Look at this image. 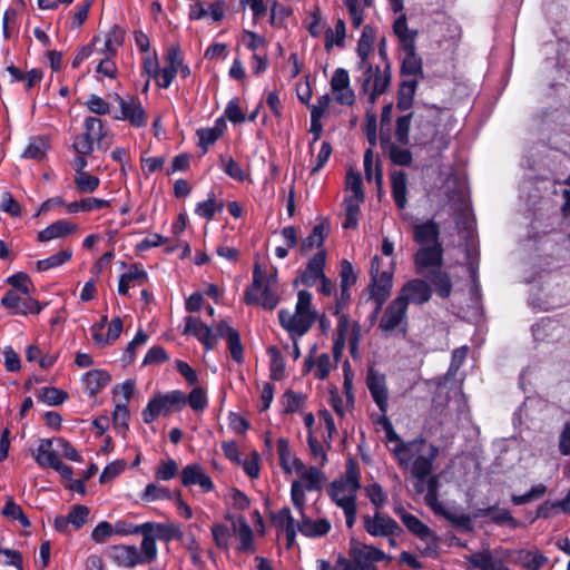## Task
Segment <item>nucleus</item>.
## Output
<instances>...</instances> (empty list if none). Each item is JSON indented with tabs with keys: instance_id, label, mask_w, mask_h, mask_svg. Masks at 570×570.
I'll list each match as a JSON object with an SVG mask.
<instances>
[{
	"instance_id": "1",
	"label": "nucleus",
	"mask_w": 570,
	"mask_h": 570,
	"mask_svg": "<svg viewBox=\"0 0 570 570\" xmlns=\"http://www.w3.org/2000/svg\"><path fill=\"white\" fill-rule=\"evenodd\" d=\"M442 244L420 247L413 255L415 273L425 277L434 287L436 294L448 298L452 292L450 275L442 269L443 265Z\"/></svg>"
},
{
	"instance_id": "2",
	"label": "nucleus",
	"mask_w": 570,
	"mask_h": 570,
	"mask_svg": "<svg viewBox=\"0 0 570 570\" xmlns=\"http://www.w3.org/2000/svg\"><path fill=\"white\" fill-rule=\"evenodd\" d=\"M392 452L400 466L411 465L412 476L422 479L433 472L440 449L423 438H416L406 443L396 444Z\"/></svg>"
},
{
	"instance_id": "3",
	"label": "nucleus",
	"mask_w": 570,
	"mask_h": 570,
	"mask_svg": "<svg viewBox=\"0 0 570 570\" xmlns=\"http://www.w3.org/2000/svg\"><path fill=\"white\" fill-rule=\"evenodd\" d=\"M317 318V312L312 308V294L305 289L297 293V302L294 313H291L287 309H281L278 312L279 324L288 332L291 338L294 341L292 352L294 360H297L301 356V351L296 341L297 337L305 335Z\"/></svg>"
},
{
	"instance_id": "4",
	"label": "nucleus",
	"mask_w": 570,
	"mask_h": 570,
	"mask_svg": "<svg viewBox=\"0 0 570 570\" xmlns=\"http://www.w3.org/2000/svg\"><path fill=\"white\" fill-rule=\"evenodd\" d=\"M348 559L338 554L332 570H377L376 562L387 560L392 557L384 553L374 546L352 541L348 549Z\"/></svg>"
},
{
	"instance_id": "5",
	"label": "nucleus",
	"mask_w": 570,
	"mask_h": 570,
	"mask_svg": "<svg viewBox=\"0 0 570 570\" xmlns=\"http://www.w3.org/2000/svg\"><path fill=\"white\" fill-rule=\"evenodd\" d=\"M110 558L119 567L125 568L148 564L157 558V546L151 538L145 535L141 541V551L136 546H115L110 550Z\"/></svg>"
},
{
	"instance_id": "6",
	"label": "nucleus",
	"mask_w": 570,
	"mask_h": 570,
	"mask_svg": "<svg viewBox=\"0 0 570 570\" xmlns=\"http://www.w3.org/2000/svg\"><path fill=\"white\" fill-rule=\"evenodd\" d=\"M244 302L247 305H261L268 311L274 309L279 302L278 287L264 283V271L259 262L254 265L253 282L245 291Z\"/></svg>"
},
{
	"instance_id": "7",
	"label": "nucleus",
	"mask_w": 570,
	"mask_h": 570,
	"mask_svg": "<svg viewBox=\"0 0 570 570\" xmlns=\"http://www.w3.org/2000/svg\"><path fill=\"white\" fill-rule=\"evenodd\" d=\"M186 394L181 391H171L167 394L158 393L142 411L144 422L151 423L159 415H168L174 411H179L186 405Z\"/></svg>"
},
{
	"instance_id": "8",
	"label": "nucleus",
	"mask_w": 570,
	"mask_h": 570,
	"mask_svg": "<svg viewBox=\"0 0 570 570\" xmlns=\"http://www.w3.org/2000/svg\"><path fill=\"white\" fill-rule=\"evenodd\" d=\"M375 40V30L372 26L366 24L362 30L361 38L357 43V55L361 59L358 69L363 70L362 91L367 92L372 80L373 66L367 61L370 53L373 51Z\"/></svg>"
},
{
	"instance_id": "9",
	"label": "nucleus",
	"mask_w": 570,
	"mask_h": 570,
	"mask_svg": "<svg viewBox=\"0 0 570 570\" xmlns=\"http://www.w3.org/2000/svg\"><path fill=\"white\" fill-rule=\"evenodd\" d=\"M362 522L363 529L372 537H393L403 532L399 523L381 510L375 511L373 515H362Z\"/></svg>"
},
{
	"instance_id": "10",
	"label": "nucleus",
	"mask_w": 570,
	"mask_h": 570,
	"mask_svg": "<svg viewBox=\"0 0 570 570\" xmlns=\"http://www.w3.org/2000/svg\"><path fill=\"white\" fill-rule=\"evenodd\" d=\"M407 327V307L397 297L392 299L386 306L380 323L379 328L384 333H392L400 330L403 334L406 333Z\"/></svg>"
},
{
	"instance_id": "11",
	"label": "nucleus",
	"mask_w": 570,
	"mask_h": 570,
	"mask_svg": "<svg viewBox=\"0 0 570 570\" xmlns=\"http://www.w3.org/2000/svg\"><path fill=\"white\" fill-rule=\"evenodd\" d=\"M432 296L431 285L422 279L414 278L407 281L399 291L396 297L401 299L406 307L409 304L422 305L430 301Z\"/></svg>"
},
{
	"instance_id": "12",
	"label": "nucleus",
	"mask_w": 570,
	"mask_h": 570,
	"mask_svg": "<svg viewBox=\"0 0 570 570\" xmlns=\"http://www.w3.org/2000/svg\"><path fill=\"white\" fill-rule=\"evenodd\" d=\"M366 386L380 411L385 414L389 406V392L385 375L371 367L366 375Z\"/></svg>"
},
{
	"instance_id": "13",
	"label": "nucleus",
	"mask_w": 570,
	"mask_h": 570,
	"mask_svg": "<svg viewBox=\"0 0 570 570\" xmlns=\"http://www.w3.org/2000/svg\"><path fill=\"white\" fill-rule=\"evenodd\" d=\"M392 285V273L386 271L376 275V277L371 278L368 287L371 299L375 303L374 316L381 312L383 304L390 297Z\"/></svg>"
},
{
	"instance_id": "14",
	"label": "nucleus",
	"mask_w": 570,
	"mask_h": 570,
	"mask_svg": "<svg viewBox=\"0 0 570 570\" xmlns=\"http://www.w3.org/2000/svg\"><path fill=\"white\" fill-rule=\"evenodd\" d=\"M1 304L12 309L13 314H39L42 309V305L35 298L21 297L16 291H8L1 299Z\"/></svg>"
},
{
	"instance_id": "15",
	"label": "nucleus",
	"mask_w": 570,
	"mask_h": 570,
	"mask_svg": "<svg viewBox=\"0 0 570 570\" xmlns=\"http://www.w3.org/2000/svg\"><path fill=\"white\" fill-rule=\"evenodd\" d=\"M331 89L335 95V100L344 106H352L355 101L354 91L350 87L348 72L343 68H337L331 79Z\"/></svg>"
},
{
	"instance_id": "16",
	"label": "nucleus",
	"mask_w": 570,
	"mask_h": 570,
	"mask_svg": "<svg viewBox=\"0 0 570 570\" xmlns=\"http://www.w3.org/2000/svg\"><path fill=\"white\" fill-rule=\"evenodd\" d=\"M184 334L197 337L207 351L213 350L217 344V333L214 334L212 328L198 317H186Z\"/></svg>"
},
{
	"instance_id": "17",
	"label": "nucleus",
	"mask_w": 570,
	"mask_h": 570,
	"mask_svg": "<svg viewBox=\"0 0 570 570\" xmlns=\"http://www.w3.org/2000/svg\"><path fill=\"white\" fill-rule=\"evenodd\" d=\"M326 263V252L324 249L318 250L309 261L305 269L301 273L298 278L295 279L294 285L301 282L305 286H314L316 282L324 275V268Z\"/></svg>"
},
{
	"instance_id": "18",
	"label": "nucleus",
	"mask_w": 570,
	"mask_h": 570,
	"mask_svg": "<svg viewBox=\"0 0 570 570\" xmlns=\"http://www.w3.org/2000/svg\"><path fill=\"white\" fill-rule=\"evenodd\" d=\"M464 558L468 561L466 569L469 570H511L502 559L495 558L494 552L490 549H483Z\"/></svg>"
},
{
	"instance_id": "19",
	"label": "nucleus",
	"mask_w": 570,
	"mask_h": 570,
	"mask_svg": "<svg viewBox=\"0 0 570 570\" xmlns=\"http://www.w3.org/2000/svg\"><path fill=\"white\" fill-rule=\"evenodd\" d=\"M217 337H223L227 342L228 350L230 352L232 358L242 364L244 361V347L240 342L239 333L229 326L226 321H220L216 326Z\"/></svg>"
},
{
	"instance_id": "20",
	"label": "nucleus",
	"mask_w": 570,
	"mask_h": 570,
	"mask_svg": "<svg viewBox=\"0 0 570 570\" xmlns=\"http://www.w3.org/2000/svg\"><path fill=\"white\" fill-rule=\"evenodd\" d=\"M117 100L121 110V116L117 117L118 119L128 120L135 127H142L147 124L146 112L137 99L125 100L117 95Z\"/></svg>"
},
{
	"instance_id": "21",
	"label": "nucleus",
	"mask_w": 570,
	"mask_h": 570,
	"mask_svg": "<svg viewBox=\"0 0 570 570\" xmlns=\"http://www.w3.org/2000/svg\"><path fill=\"white\" fill-rule=\"evenodd\" d=\"M402 49L405 52L401 65L402 76H413L416 79H423V61L422 58L416 53L415 45H412L411 41H407L406 47Z\"/></svg>"
},
{
	"instance_id": "22",
	"label": "nucleus",
	"mask_w": 570,
	"mask_h": 570,
	"mask_svg": "<svg viewBox=\"0 0 570 570\" xmlns=\"http://www.w3.org/2000/svg\"><path fill=\"white\" fill-rule=\"evenodd\" d=\"M413 118L416 130L414 140L419 145H425L435 134L433 117L429 110H425L424 112L415 111Z\"/></svg>"
},
{
	"instance_id": "23",
	"label": "nucleus",
	"mask_w": 570,
	"mask_h": 570,
	"mask_svg": "<svg viewBox=\"0 0 570 570\" xmlns=\"http://www.w3.org/2000/svg\"><path fill=\"white\" fill-rule=\"evenodd\" d=\"M181 483L185 487L198 484L205 492H209L214 489L212 479L204 473L199 464H189L183 469Z\"/></svg>"
},
{
	"instance_id": "24",
	"label": "nucleus",
	"mask_w": 570,
	"mask_h": 570,
	"mask_svg": "<svg viewBox=\"0 0 570 570\" xmlns=\"http://www.w3.org/2000/svg\"><path fill=\"white\" fill-rule=\"evenodd\" d=\"M440 226L434 220H428L422 224L414 225L413 239L422 246L441 244L440 240Z\"/></svg>"
},
{
	"instance_id": "25",
	"label": "nucleus",
	"mask_w": 570,
	"mask_h": 570,
	"mask_svg": "<svg viewBox=\"0 0 570 570\" xmlns=\"http://www.w3.org/2000/svg\"><path fill=\"white\" fill-rule=\"evenodd\" d=\"M331 225L327 219H323L320 224L315 225L312 233L301 243L299 252L302 255H307L314 248H321L324 240L330 235Z\"/></svg>"
},
{
	"instance_id": "26",
	"label": "nucleus",
	"mask_w": 570,
	"mask_h": 570,
	"mask_svg": "<svg viewBox=\"0 0 570 570\" xmlns=\"http://www.w3.org/2000/svg\"><path fill=\"white\" fill-rule=\"evenodd\" d=\"M380 144L384 151L387 153L390 160L396 166H410L413 157L409 149L401 148L390 140L389 136L381 134Z\"/></svg>"
},
{
	"instance_id": "27",
	"label": "nucleus",
	"mask_w": 570,
	"mask_h": 570,
	"mask_svg": "<svg viewBox=\"0 0 570 570\" xmlns=\"http://www.w3.org/2000/svg\"><path fill=\"white\" fill-rule=\"evenodd\" d=\"M356 493L357 491H352V487L344 484L342 480L333 481L328 489V495L340 508L356 503Z\"/></svg>"
},
{
	"instance_id": "28",
	"label": "nucleus",
	"mask_w": 570,
	"mask_h": 570,
	"mask_svg": "<svg viewBox=\"0 0 570 570\" xmlns=\"http://www.w3.org/2000/svg\"><path fill=\"white\" fill-rule=\"evenodd\" d=\"M77 228H78V226L76 224L65 220V219H60V220L52 223L51 225H49L41 232H39L37 239L39 242H49L55 238L70 235L73 232H76Z\"/></svg>"
},
{
	"instance_id": "29",
	"label": "nucleus",
	"mask_w": 570,
	"mask_h": 570,
	"mask_svg": "<svg viewBox=\"0 0 570 570\" xmlns=\"http://www.w3.org/2000/svg\"><path fill=\"white\" fill-rule=\"evenodd\" d=\"M392 196L399 209H404L407 204V178L402 170L391 173Z\"/></svg>"
},
{
	"instance_id": "30",
	"label": "nucleus",
	"mask_w": 570,
	"mask_h": 570,
	"mask_svg": "<svg viewBox=\"0 0 570 570\" xmlns=\"http://www.w3.org/2000/svg\"><path fill=\"white\" fill-rule=\"evenodd\" d=\"M297 529L305 537L316 538L325 535L331 530V523L326 519L313 521L302 514V519L297 523Z\"/></svg>"
},
{
	"instance_id": "31",
	"label": "nucleus",
	"mask_w": 570,
	"mask_h": 570,
	"mask_svg": "<svg viewBox=\"0 0 570 570\" xmlns=\"http://www.w3.org/2000/svg\"><path fill=\"white\" fill-rule=\"evenodd\" d=\"M488 515H491V520L495 524H508L512 529H515L519 525L518 520L512 517L509 510L498 509L497 505L478 509L473 513V518H482Z\"/></svg>"
},
{
	"instance_id": "32",
	"label": "nucleus",
	"mask_w": 570,
	"mask_h": 570,
	"mask_svg": "<svg viewBox=\"0 0 570 570\" xmlns=\"http://www.w3.org/2000/svg\"><path fill=\"white\" fill-rule=\"evenodd\" d=\"M372 81L373 89L370 92V102L374 104L376 98L385 92L391 82V67L389 62L385 63L383 71H381L380 67L373 68Z\"/></svg>"
},
{
	"instance_id": "33",
	"label": "nucleus",
	"mask_w": 570,
	"mask_h": 570,
	"mask_svg": "<svg viewBox=\"0 0 570 570\" xmlns=\"http://www.w3.org/2000/svg\"><path fill=\"white\" fill-rule=\"evenodd\" d=\"M35 460L41 468L51 469H53L61 461L58 458L56 451L52 450L51 439H41L39 441L37 453L35 454Z\"/></svg>"
},
{
	"instance_id": "34",
	"label": "nucleus",
	"mask_w": 570,
	"mask_h": 570,
	"mask_svg": "<svg viewBox=\"0 0 570 570\" xmlns=\"http://www.w3.org/2000/svg\"><path fill=\"white\" fill-rule=\"evenodd\" d=\"M419 85V79L403 80L399 86L396 107L401 111L409 110L413 105L414 95Z\"/></svg>"
},
{
	"instance_id": "35",
	"label": "nucleus",
	"mask_w": 570,
	"mask_h": 570,
	"mask_svg": "<svg viewBox=\"0 0 570 570\" xmlns=\"http://www.w3.org/2000/svg\"><path fill=\"white\" fill-rule=\"evenodd\" d=\"M85 130L88 131L97 145V148L107 149L110 146V141H107V131L104 130L102 120L97 117H87L83 124Z\"/></svg>"
},
{
	"instance_id": "36",
	"label": "nucleus",
	"mask_w": 570,
	"mask_h": 570,
	"mask_svg": "<svg viewBox=\"0 0 570 570\" xmlns=\"http://www.w3.org/2000/svg\"><path fill=\"white\" fill-rule=\"evenodd\" d=\"M86 389L90 395H96L111 381V376L106 371L91 370L85 375Z\"/></svg>"
},
{
	"instance_id": "37",
	"label": "nucleus",
	"mask_w": 570,
	"mask_h": 570,
	"mask_svg": "<svg viewBox=\"0 0 570 570\" xmlns=\"http://www.w3.org/2000/svg\"><path fill=\"white\" fill-rule=\"evenodd\" d=\"M227 519L232 520V529L223 523H216L212 527L213 540L216 547L222 550H228L229 540L236 533L237 522L232 517H227Z\"/></svg>"
},
{
	"instance_id": "38",
	"label": "nucleus",
	"mask_w": 570,
	"mask_h": 570,
	"mask_svg": "<svg viewBox=\"0 0 570 570\" xmlns=\"http://www.w3.org/2000/svg\"><path fill=\"white\" fill-rule=\"evenodd\" d=\"M434 513L440 517H443L449 522H451L453 527H455L456 529H459L463 532H472L473 531L472 519L468 514L452 512V511L445 509L443 505L438 507V510L435 509Z\"/></svg>"
},
{
	"instance_id": "39",
	"label": "nucleus",
	"mask_w": 570,
	"mask_h": 570,
	"mask_svg": "<svg viewBox=\"0 0 570 570\" xmlns=\"http://www.w3.org/2000/svg\"><path fill=\"white\" fill-rule=\"evenodd\" d=\"M151 528L149 530V538L156 543V539L163 541H170L171 539L180 540L183 532L177 525L163 524L149 522Z\"/></svg>"
},
{
	"instance_id": "40",
	"label": "nucleus",
	"mask_w": 570,
	"mask_h": 570,
	"mask_svg": "<svg viewBox=\"0 0 570 570\" xmlns=\"http://www.w3.org/2000/svg\"><path fill=\"white\" fill-rule=\"evenodd\" d=\"M238 528L236 527V533L239 539V546L237 550L239 552L253 553L255 551L254 542H253V530L249 524L246 522L245 518L240 517L237 520Z\"/></svg>"
},
{
	"instance_id": "41",
	"label": "nucleus",
	"mask_w": 570,
	"mask_h": 570,
	"mask_svg": "<svg viewBox=\"0 0 570 570\" xmlns=\"http://www.w3.org/2000/svg\"><path fill=\"white\" fill-rule=\"evenodd\" d=\"M49 149V140L46 136L33 137L26 147L22 157L35 160H42Z\"/></svg>"
},
{
	"instance_id": "42",
	"label": "nucleus",
	"mask_w": 570,
	"mask_h": 570,
	"mask_svg": "<svg viewBox=\"0 0 570 570\" xmlns=\"http://www.w3.org/2000/svg\"><path fill=\"white\" fill-rule=\"evenodd\" d=\"M345 36H346L345 21L343 19L338 18L336 20L334 29L327 28L325 30V49H326V51H330L334 45L337 47H343Z\"/></svg>"
},
{
	"instance_id": "43",
	"label": "nucleus",
	"mask_w": 570,
	"mask_h": 570,
	"mask_svg": "<svg viewBox=\"0 0 570 570\" xmlns=\"http://www.w3.org/2000/svg\"><path fill=\"white\" fill-rule=\"evenodd\" d=\"M403 524L407 528L409 531H411L419 539H421V540L432 539L433 541H435V537H434L432 530L414 514L403 515Z\"/></svg>"
},
{
	"instance_id": "44",
	"label": "nucleus",
	"mask_w": 570,
	"mask_h": 570,
	"mask_svg": "<svg viewBox=\"0 0 570 570\" xmlns=\"http://www.w3.org/2000/svg\"><path fill=\"white\" fill-rule=\"evenodd\" d=\"M267 354L271 357L269 372L273 381H282L285 376V362L284 357L276 346H269Z\"/></svg>"
},
{
	"instance_id": "45",
	"label": "nucleus",
	"mask_w": 570,
	"mask_h": 570,
	"mask_svg": "<svg viewBox=\"0 0 570 570\" xmlns=\"http://www.w3.org/2000/svg\"><path fill=\"white\" fill-rule=\"evenodd\" d=\"M426 493L424 497L425 504L434 512L438 507L443 504L439 502L440 475L430 474L425 480Z\"/></svg>"
},
{
	"instance_id": "46",
	"label": "nucleus",
	"mask_w": 570,
	"mask_h": 570,
	"mask_svg": "<svg viewBox=\"0 0 570 570\" xmlns=\"http://www.w3.org/2000/svg\"><path fill=\"white\" fill-rule=\"evenodd\" d=\"M110 206V202L106 199L100 198H83L78 202H72L67 205V210L69 213H77V212H91L95 209H101L107 208Z\"/></svg>"
},
{
	"instance_id": "47",
	"label": "nucleus",
	"mask_w": 570,
	"mask_h": 570,
	"mask_svg": "<svg viewBox=\"0 0 570 570\" xmlns=\"http://www.w3.org/2000/svg\"><path fill=\"white\" fill-rule=\"evenodd\" d=\"M393 31L399 38L402 48L406 47L407 41H411L412 45H415L417 30H410L407 28L406 17L404 14L395 20L393 24Z\"/></svg>"
},
{
	"instance_id": "48",
	"label": "nucleus",
	"mask_w": 570,
	"mask_h": 570,
	"mask_svg": "<svg viewBox=\"0 0 570 570\" xmlns=\"http://www.w3.org/2000/svg\"><path fill=\"white\" fill-rule=\"evenodd\" d=\"M224 204L222 202L218 203L215 198V194L212 191L205 202L197 204L195 213L207 220H212L215 214L222 212Z\"/></svg>"
},
{
	"instance_id": "49",
	"label": "nucleus",
	"mask_w": 570,
	"mask_h": 570,
	"mask_svg": "<svg viewBox=\"0 0 570 570\" xmlns=\"http://www.w3.org/2000/svg\"><path fill=\"white\" fill-rule=\"evenodd\" d=\"M125 30L115 24L106 35L104 53L116 56L117 48L124 43Z\"/></svg>"
},
{
	"instance_id": "50",
	"label": "nucleus",
	"mask_w": 570,
	"mask_h": 570,
	"mask_svg": "<svg viewBox=\"0 0 570 570\" xmlns=\"http://www.w3.org/2000/svg\"><path fill=\"white\" fill-rule=\"evenodd\" d=\"M72 256V250L70 248L61 249L60 252L51 255L46 259H40L37 262V271L45 272L50 268L58 267L65 263H67Z\"/></svg>"
},
{
	"instance_id": "51",
	"label": "nucleus",
	"mask_w": 570,
	"mask_h": 570,
	"mask_svg": "<svg viewBox=\"0 0 570 570\" xmlns=\"http://www.w3.org/2000/svg\"><path fill=\"white\" fill-rule=\"evenodd\" d=\"M362 202L363 200H357L354 197H348L345 199V222L343 223V227L345 229H353L357 227L360 203Z\"/></svg>"
},
{
	"instance_id": "52",
	"label": "nucleus",
	"mask_w": 570,
	"mask_h": 570,
	"mask_svg": "<svg viewBox=\"0 0 570 570\" xmlns=\"http://www.w3.org/2000/svg\"><path fill=\"white\" fill-rule=\"evenodd\" d=\"M2 515L12 520H18L23 528L31 525L29 519L23 513L20 505H18L12 498H10L1 511Z\"/></svg>"
},
{
	"instance_id": "53",
	"label": "nucleus",
	"mask_w": 570,
	"mask_h": 570,
	"mask_svg": "<svg viewBox=\"0 0 570 570\" xmlns=\"http://www.w3.org/2000/svg\"><path fill=\"white\" fill-rule=\"evenodd\" d=\"M413 116L414 112H410L409 115L401 116L396 119L395 138L400 145L406 146L410 144L409 134Z\"/></svg>"
},
{
	"instance_id": "54",
	"label": "nucleus",
	"mask_w": 570,
	"mask_h": 570,
	"mask_svg": "<svg viewBox=\"0 0 570 570\" xmlns=\"http://www.w3.org/2000/svg\"><path fill=\"white\" fill-rule=\"evenodd\" d=\"M468 352V346L458 347L452 352L451 364L444 376L445 381L453 380L456 376L458 371L466 358Z\"/></svg>"
},
{
	"instance_id": "55",
	"label": "nucleus",
	"mask_w": 570,
	"mask_h": 570,
	"mask_svg": "<svg viewBox=\"0 0 570 570\" xmlns=\"http://www.w3.org/2000/svg\"><path fill=\"white\" fill-rule=\"evenodd\" d=\"M306 28L309 35L314 38L320 37L323 32L325 33L327 28L326 23L323 21L318 6H315L314 10L309 12Z\"/></svg>"
},
{
	"instance_id": "56",
	"label": "nucleus",
	"mask_w": 570,
	"mask_h": 570,
	"mask_svg": "<svg viewBox=\"0 0 570 570\" xmlns=\"http://www.w3.org/2000/svg\"><path fill=\"white\" fill-rule=\"evenodd\" d=\"M94 137L87 130L75 137L72 148L77 155H91L95 150Z\"/></svg>"
},
{
	"instance_id": "57",
	"label": "nucleus",
	"mask_w": 570,
	"mask_h": 570,
	"mask_svg": "<svg viewBox=\"0 0 570 570\" xmlns=\"http://www.w3.org/2000/svg\"><path fill=\"white\" fill-rule=\"evenodd\" d=\"M365 494L376 511L381 510L387 501V495L379 483L368 484L365 488Z\"/></svg>"
},
{
	"instance_id": "58",
	"label": "nucleus",
	"mask_w": 570,
	"mask_h": 570,
	"mask_svg": "<svg viewBox=\"0 0 570 570\" xmlns=\"http://www.w3.org/2000/svg\"><path fill=\"white\" fill-rule=\"evenodd\" d=\"M40 399L49 405H59L68 399V393L58 387H42Z\"/></svg>"
},
{
	"instance_id": "59",
	"label": "nucleus",
	"mask_w": 570,
	"mask_h": 570,
	"mask_svg": "<svg viewBox=\"0 0 570 570\" xmlns=\"http://www.w3.org/2000/svg\"><path fill=\"white\" fill-rule=\"evenodd\" d=\"M99 178L88 173H80L75 177V184L80 193H92L99 186Z\"/></svg>"
},
{
	"instance_id": "60",
	"label": "nucleus",
	"mask_w": 570,
	"mask_h": 570,
	"mask_svg": "<svg viewBox=\"0 0 570 570\" xmlns=\"http://www.w3.org/2000/svg\"><path fill=\"white\" fill-rule=\"evenodd\" d=\"M363 183L360 173L353 171L352 169L346 175V188L353 193L354 198L357 200H364Z\"/></svg>"
},
{
	"instance_id": "61",
	"label": "nucleus",
	"mask_w": 570,
	"mask_h": 570,
	"mask_svg": "<svg viewBox=\"0 0 570 570\" xmlns=\"http://www.w3.org/2000/svg\"><path fill=\"white\" fill-rule=\"evenodd\" d=\"M171 492L169 491V489L167 488H164V487H159L155 483H149L142 495H141V499L145 500V501H155V500H163V499H171Z\"/></svg>"
},
{
	"instance_id": "62",
	"label": "nucleus",
	"mask_w": 570,
	"mask_h": 570,
	"mask_svg": "<svg viewBox=\"0 0 570 570\" xmlns=\"http://www.w3.org/2000/svg\"><path fill=\"white\" fill-rule=\"evenodd\" d=\"M304 401V396L301 393H296L292 390H287L282 399L284 405V413L289 414L296 412Z\"/></svg>"
},
{
	"instance_id": "63",
	"label": "nucleus",
	"mask_w": 570,
	"mask_h": 570,
	"mask_svg": "<svg viewBox=\"0 0 570 570\" xmlns=\"http://www.w3.org/2000/svg\"><path fill=\"white\" fill-rule=\"evenodd\" d=\"M89 508L86 505L77 504L73 505L68 513V520L76 529H80L86 522L89 515Z\"/></svg>"
},
{
	"instance_id": "64",
	"label": "nucleus",
	"mask_w": 570,
	"mask_h": 570,
	"mask_svg": "<svg viewBox=\"0 0 570 570\" xmlns=\"http://www.w3.org/2000/svg\"><path fill=\"white\" fill-rule=\"evenodd\" d=\"M8 283L24 295H29L33 287L30 277L23 272H19L8 278Z\"/></svg>"
}]
</instances>
